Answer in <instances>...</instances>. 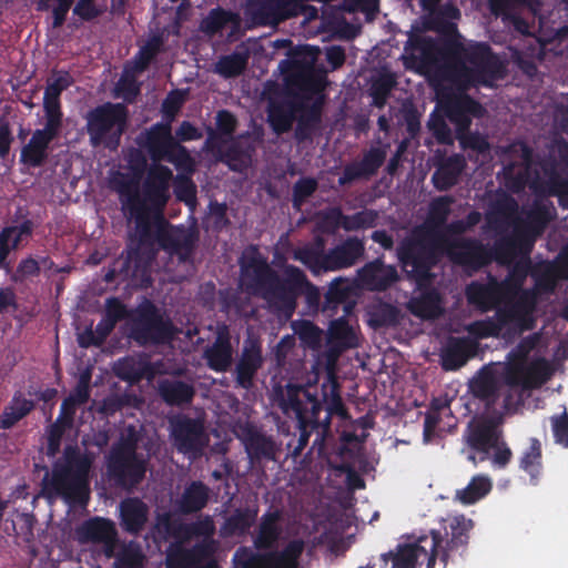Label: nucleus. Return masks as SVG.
Listing matches in <instances>:
<instances>
[{
  "instance_id": "obj_57",
  "label": "nucleus",
  "mask_w": 568,
  "mask_h": 568,
  "mask_svg": "<svg viewBox=\"0 0 568 568\" xmlns=\"http://www.w3.org/2000/svg\"><path fill=\"white\" fill-rule=\"evenodd\" d=\"M146 557L136 542L124 545L116 554L113 568H145Z\"/></svg>"
},
{
  "instance_id": "obj_19",
  "label": "nucleus",
  "mask_w": 568,
  "mask_h": 568,
  "mask_svg": "<svg viewBox=\"0 0 568 568\" xmlns=\"http://www.w3.org/2000/svg\"><path fill=\"white\" fill-rule=\"evenodd\" d=\"M234 434L243 444L252 464L275 459L277 447L273 437L266 435L254 423L250 420L236 423Z\"/></svg>"
},
{
  "instance_id": "obj_27",
  "label": "nucleus",
  "mask_w": 568,
  "mask_h": 568,
  "mask_svg": "<svg viewBox=\"0 0 568 568\" xmlns=\"http://www.w3.org/2000/svg\"><path fill=\"white\" fill-rule=\"evenodd\" d=\"M474 528V521L465 516L453 517L446 527L445 536L447 540L440 542L438 547V566L446 568L450 552L466 549L469 541V532Z\"/></svg>"
},
{
  "instance_id": "obj_6",
  "label": "nucleus",
  "mask_w": 568,
  "mask_h": 568,
  "mask_svg": "<svg viewBox=\"0 0 568 568\" xmlns=\"http://www.w3.org/2000/svg\"><path fill=\"white\" fill-rule=\"evenodd\" d=\"M396 257L408 278L428 282L443 257L442 237L437 240L426 227L416 226L398 243Z\"/></svg>"
},
{
  "instance_id": "obj_36",
  "label": "nucleus",
  "mask_w": 568,
  "mask_h": 568,
  "mask_svg": "<svg viewBox=\"0 0 568 568\" xmlns=\"http://www.w3.org/2000/svg\"><path fill=\"white\" fill-rule=\"evenodd\" d=\"M210 487L201 480H192L187 484L175 506L180 514L192 515L203 510L210 501Z\"/></svg>"
},
{
  "instance_id": "obj_60",
  "label": "nucleus",
  "mask_w": 568,
  "mask_h": 568,
  "mask_svg": "<svg viewBox=\"0 0 568 568\" xmlns=\"http://www.w3.org/2000/svg\"><path fill=\"white\" fill-rule=\"evenodd\" d=\"M454 203V197L452 195H442L435 197L429 203L427 224L434 227H442L446 225L448 216L452 212V204Z\"/></svg>"
},
{
  "instance_id": "obj_25",
  "label": "nucleus",
  "mask_w": 568,
  "mask_h": 568,
  "mask_svg": "<svg viewBox=\"0 0 568 568\" xmlns=\"http://www.w3.org/2000/svg\"><path fill=\"white\" fill-rule=\"evenodd\" d=\"M357 278L367 291L385 292L399 281V275L396 266L385 264L382 256L358 268Z\"/></svg>"
},
{
  "instance_id": "obj_20",
  "label": "nucleus",
  "mask_w": 568,
  "mask_h": 568,
  "mask_svg": "<svg viewBox=\"0 0 568 568\" xmlns=\"http://www.w3.org/2000/svg\"><path fill=\"white\" fill-rule=\"evenodd\" d=\"M62 126L44 120L43 128L34 130L28 143L22 146L20 163L33 169L44 165L49 158L50 144L60 135Z\"/></svg>"
},
{
  "instance_id": "obj_44",
  "label": "nucleus",
  "mask_w": 568,
  "mask_h": 568,
  "mask_svg": "<svg viewBox=\"0 0 568 568\" xmlns=\"http://www.w3.org/2000/svg\"><path fill=\"white\" fill-rule=\"evenodd\" d=\"M328 220L336 226L351 232L375 226L377 213L374 210H363L352 215H346L341 209L336 207L328 214Z\"/></svg>"
},
{
  "instance_id": "obj_31",
  "label": "nucleus",
  "mask_w": 568,
  "mask_h": 568,
  "mask_svg": "<svg viewBox=\"0 0 568 568\" xmlns=\"http://www.w3.org/2000/svg\"><path fill=\"white\" fill-rule=\"evenodd\" d=\"M478 343L469 337H449L440 352V365L446 372L457 371L475 356Z\"/></svg>"
},
{
  "instance_id": "obj_12",
  "label": "nucleus",
  "mask_w": 568,
  "mask_h": 568,
  "mask_svg": "<svg viewBox=\"0 0 568 568\" xmlns=\"http://www.w3.org/2000/svg\"><path fill=\"white\" fill-rule=\"evenodd\" d=\"M136 449L133 440L122 442L111 448L106 471L118 486L131 488L144 479L148 460Z\"/></svg>"
},
{
  "instance_id": "obj_2",
  "label": "nucleus",
  "mask_w": 568,
  "mask_h": 568,
  "mask_svg": "<svg viewBox=\"0 0 568 568\" xmlns=\"http://www.w3.org/2000/svg\"><path fill=\"white\" fill-rule=\"evenodd\" d=\"M278 407L286 416L294 415L300 436L293 449L300 456L307 446L310 437L315 433L312 449L318 446L322 450L325 437L331 432V419L334 415L345 418L347 409L341 396V386L333 375L317 387L288 383L276 393Z\"/></svg>"
},
{
  "instance_id": "obj_41",
  "label": "nucleus",
  "mask_w": 568,
  "mask_h": 568,
  "mask_svg": "<svg viewBox=\"0 0 568 568\" xmlns=\"http://www.w3.org/2000/svg\"><path fill=\"white\" fill-rule=\"evenodd\" d=\"M465 168V160L460 155H452L444 160L433 173L432 181L436 190L448 191L459 179Z\"/></svg>"
},
{
  "instance_id": "obj_64",
  "label": "nucleus",
  "mask_w": 568,
  "mask_h": 568,
  "mask_svg": "<svg viewBox=\"0 0 568 568\" xmlns=\"http://www.w3.org/2000/svg\"><path fill=\"white\" fill-rule=\"evenodd\" d=\"M41 273L40 263L32 256L22 258L16 270L11 273L10 280L16 284H23Z\"/></svg>"
},
{
  "instance_id": "obj_4",
  "label": "nucleus",
  "mask_w": 568,
  "mask_h": 568,
  "mask_svg": "<svg viewBox=\"0 0 568 568\" xmlns=\"http://www.w3.org/2000/svg\"><path fill=\"white\" fill-rule=\"evenodd\" d=\"M450 61L444 62L433 77V80L450 82L455 94H467L473 88H491L497 80L505 75V65L500 58L486 42L470 41L448 47Z\"/></svg>"
},
{
  "instance_id": "obj_10",
  "label": "nucleus",
  "mask_w": 568,
  "mask_h": 568,
  "mask_svg": "<svg viewBox=\"0 0 568 568\" xmlns=\"http://www.w3.org/2000/svg\"><path fill=\"white\" fill-rule=\"evenodd\" d=\"M85 119L90 144L116 150L126 129L129 110L123 103L105 102L91 109Z\"/></svg>"
},
{
  "instance_id": "obj_5",
  "label": "nucleus",
  "mask_w": 568,
  "mask_h": 568,
  "mask_svg": "<svg viewBox=\"0 0 568 568\" xmlns=\"http://www.w3.org/2000/svg\"><path fill=\"white\" fill-rule=\"evenodd\" d=\"M92 458L77 446H67L63 462L53 465L52 473L42 480L41 495L49 501L58 498L68 505H85L90 494V470Z\"/></svg>"
},
{
  "instance_id": "obj_24",
  "label": "nucleus",
  "mask_w": 568,
  "mask_h": 568,
  "mask_svg": "<svg viewBox=\"0 0 568 568\" xmlns=\"http://www.w3.org/2000/svg\"><path fill=\"white\" fill-rule=\"evenodd\" d=\"M465 295L468 304L483 313L495 310L508 300L499 285V281L493 275H488L486 283L470 282L466 286Z\"/></svg>"
},
{
  "instance_id": "obj_39",
  "label": "nucleus",
  "mask_w": 568,
  "mask_h": 568,
  "mask_svg": "<svg viewBox=\"0 0 568 568\" xmlns=\"http://www.w3.org/2000/svg\"><path fill=\"white\" fill-rule=\"evenodd\" d=\"M159 395L169 406H184L192 403L195 388L192 384L180 379H162L159 382Z\"/></svg>"
},
{
  "instance_id": "obj_45",
  "label": "nucleus",
  "mask_w": 568,
  "mask_h": 568,
  "mask_svg": "<svg viewBox=\"0 0 568 568\" xmlns=\"http://www.w3.org/2000/svg\"><path fill=\"white\" fill-rule=\"evenodd\" d=\"M250 50L243 43L225 55H221L215 63V72L225 79L242 74L247 68Z\"/></svg>"
},
{
  "instance_id": "obj_32",
  "label": "nucleus",
  "mask_w": 568,
  "mask_h": 568,
  "mask_svg": "<svg viewBox=\"0 0 568 568\" xmlns=\"http://www.w3.org/2000/svg\"><path fill=\"white\" fill-rule=\"evenodd\" d=\"M149 506L139 497L122 499L119 505L121 528L132 536H139L149 520Z\"/></svg>"
},
{
  "instance_id": "obj_9",
  "label": "nucleus",
  "mask_w": 568,
  "mask_h": 568,
  "mask_svg": "<svg viewBox=\"0 0 568 568\" xmlns=\"http://www.w3.org/2000/svg\"><path fill=\"white\" fill-rule=\"evenodd\" d=\"M195 537L203 540L195 542L192 547L185 548L180 544H172L168 548L166 568H219L214 557L215 542L212 536L215 532V524L211 516L206 515L191 521Z\"/></svg>"
},
{
  "instance_id": "obj_14",
  "label": "nucleus",
  "mask_w": 568,
  "mask_h": 568,
  "mask_svg": "<svg viewBox=\"0 0 568 568\" xmlns=\"http://www.w3.org/2000/svg\"><path fill=\"white\" fill-rule=\"evenodd\" d=\"M160 251H162V247L156 245L154 256L148 260L143 254L144 251L140 248L139 239L136 232H134L130 236L126 256H121L114 261L113 266L105 274V281L113 282L120 277L148 287L152 282L151 267Z\"/></svg>"
},
{
  "instance_id": "obj_53",
  "label": "nucleus",
  "mask_w": 568,
  "mask_h": 568,
  "mask_svg": "<svg viewBox=\"0 0 568 568\" xmlns=\"http://www.w3.org/2000/svg\"><path fill=\"white\" fill-rule=\"evenodd\" d=\"M529 447L523 453L519 467L530 477V483L537 485L542 470V452L539 439L530 438Z\"/></svg>"
},
{
  "instance_id": "obj_33",
  "label": "nucleus",
  "mask_w": 568,
  "mask_h": 568,
  "mask_svg": "<svg viewBox=\"0 0 568 568\" xmlns=\"http://www.w3.org/2000/svg\"><path fill=\"white\" fill-rule=\"evenodd\" d=\"M323 105L324 95L317 97L312 104L300 101L297 112L300 116L296 118L297 124L294 132L297 142L303 143L313 140L314 133L320 129L322 122Z\"/></svg>"
},
{
  "instance_id": "obj_54",
  "label": "nucleus",
  "mask_w": 568,
  "mask_h": 568,
  "mask_svg": "<svg viewBox=\"0 0 568 568\" xmlns=\"http://www.w3.org/2000/svg\"><path fill=\"white\" fill-rule=\"evenodd\" d=\"M296 83L303 93L321 97L326 88V75L312 65H306L297 73ZM304 98L308 99L307 95Z\"/></svg>"
},
{
  "instance_id": "obj_48",
  "label": "nucleus",
  "mask_w": 568,
  "mask_h": 568,
  "mask_svg": "<svg viewBox=\"0 0 568 568\" xmlns=\"http://www.w3.org/2000/svg\"><path fill=\"white\" fill-rule=\"evenodd\" d=\"M165 37L163 32L151 34L139 49L132 60V71L141 74L146 71L153 60L163 51Z\"/></svg>"
},
{
  "instance_id": "obj_1",
  "label": "nucleus",
  "mask_w": 568,
  "mask_h": 568,
  "mask_svg": "<svg viewBox=\"0 0 568 568\" xmlns=\"http://www.w3.org/2000/svg\"><path fill=\"white\" fill-rule=\"evenodd\" d=\"M173 180L172 170L163 164H153L142 184L126 180L118 186L122 211L126 217L134 221V232L139 239L140 248L148 260L155 254V246L169 255H176L181 262H186L194 253L199 241V232L184 225H173L164 216V210L170 201V184Z\"/></svg>"
},
{
  "instance_id": "obj_34",
  "label": "nucleus",
  "mask_w": 568,
  "mask_h": 568,
  "mask_svg": "<svg viewBox=\"0 0 568 568\" xmlns=\"http://www.w3.org/2000/svg\"><path fill=\"white\" fill-rule=\"evenodd\" d=\"M33 221L26 219L19 225L4 226L0 231V270L11 273L12 267L8 262L11 251L17 250L24 239L32 236Z\"/></svg>"
},
{
  "instance_id": "obj_46",
  "label": "nucleus",
  "mask_w": 568,
  "mask_h": 568,
  "mask_svg": "<svg viewBox=\"0 0 568 568\" xmlns=\"http://www.w3.org/2000/svg\"><path fill=\"white\" fill-rule=\"evenodd\" d=\"M34 408L36 403L32 399H28L17 392L0 414V429H11Z\"/></svg>"
},
{
  "instance_id": "obj_51",
  "label": "nucleus",
  "mask_w": 568,
  "mask_h": 568,
  "mask_svg": "<svg viewBox=\"0 0 568 568\" xmlns=\"http://www.w3.org/2000/svg\"><path fill=\"white\" fill-rule=\"evenodd\" d=\"M409 312L423 320H433L440 315V296L432 290L414 297L408 303Z\"/></svg>"
},
{
  "instance_id": "obj_43",
  "label": "nucleus",
  "mask_w": 568,
  "mask_h": 568,
  "mask_svg": "<svg viewBox=\"0 0 568 568\" xmlns=\"http://www.w3.org/2000/svg\"><path fill=\"white\" fill-rule=\"evenodd\" d=\"M530 276L535 281V291L537 293L552 294L556 291L558 281L562 274L558 265L551 261H541L531 264Z\"/></svg>"
},
{
  "instance_id": "obj_52",
  "label": "nucleus",
  "mask_w": 568,
  "mask_h": 568,
  "mask_svg": "<svg viewBox=\"0 0 568 568\" xmlns=\"http://www.w3.org/2000/svg\"><path fill=\"white\" fill-rule=\"evenodd\" d=\"M258 509L253 507L237 508L224 523L223 529L229 536H243L254 525Z\"/></svg>"
},
{
  "instance_id": "obj_23",
  "label": "nucleus",
  "mask_w": 568,
  "mask_h": 568,
  "mask_svg": "<svg viewBox=\"0 0 568 568\" xmlns=\"http://www.w3.org/2000/svg\"><path fill=\"white\" fill-rule=\"evenodd\" d=\"M538 236L523 225L515 227L513 234L503 236L495 242V261L499 264H508L518 254H524L528 257Z\"/></svg>"
},
{
  "instance_id": "obj_56",
  "label": "nucleus",
  "mask_w": 568,
  "mask_h": 568,
  "mask_svg": "<svg viewBox=\"0 0 568 568\" xmlns=\"http://www.w3.org/2000/svg\"><path fill=\"white\" fill-rule=\"evenodd\" d=\"M232 22H237V16L230 10L217 7L212 9L209 14L202 19L200 29L205 34L214 36Z\"/></svg>"
},
{
  "instance_id": "obj_35",
  "label": "nucleus",
  "mask_w": 568,
  "mask_h": 568,
  "mask_svg": "<svg viewBox=\"0 0 568 568\" xmlns=\"http://www.w3.org/2000/svg\"><path fill=\"white\" fill-rule=\"evenodd\" d=\"M305 549L302 539H293L281 551H270L253 556L261 568H298V560Z\"/></svg>"
},
{
  "instance_id": "obj_26",
  "label": "nucleus",
  "mask_w": 568,
  "mask_h": 568,
  "mask_svg": "<svg viewBox=\"0 0 568 568\" xmlns=\"http://www.w3.org/2000/svg\"><path fill=\"white\" fill-rule=\"evenodd\" d=\"M73 84V78L67 70L53 71L43 94L44 120L63 125L61 94Z\"/></svg>"
},
{
  "instance_id": "obj_62",
  "label": "nucleus",
  "mask_w": 568,
  "mask_h": 568,
  "mask_svg": "<svg viewBox=\"0 0 568 568\" xmlns=\"http://www.w3.org/2000/svg\"><path fill=\"white\" fill-rule=\"evenodd\" d=\"M349 287L342 278L334 280L324 295L323 311H335L349 296Z\"/></svg>"
},
{
  "instance_id": "obj_40",
  "label": "nucleus",
  "mask_w": 568,
  "mask_h": 568,
  "mask_svg": "<svg viewBox=\"0 0 568 568\" xmlns=\"http://www.w3.org/2000/svg\"><path fill=\"white\" fill-rule=\"evenodd\" d=\"M542 172L546 178L547 191L550 195L557 196L559 205L568 210V172H559V162L555 159L545 161Z\"/></svg>"
},
{
  "instance_id": "obj_55",
  "label": "nucleus",
  "mask_w": 568,
  "mask_h": 568,
  "mask_svg": "<svg viewBox=\"0 0 568 568\" xmlns=\"http://www.w3.org/2000/svg\"><path fill=\"white\" fill-rule=\"evenodd\" d=\"M530 268L531 261L529 257H526L513 266L505 280L499 281V285L507 298L515 296V294L524 290L523 286L527 276L530 275Z\"/></svg>"
},
{
  "instance_id": "obj_37",
  "label": "nucleus",
  "mask_w": 568,
  "mask_h": 568,
  "mask_svg": "<svg viewBox=\"0 0 568 568\" xmlns=\"http://www.w3.org/2000/svg\"><path fill=\"white\" fill-rule=\"evenodd\" d=\"M114 374L124 382L136 384L142 379L151 381L156 375L155 366L146 358L124 357L113 367Z\"/></svg>"
},
{
  "instance_id": "obj_11",
  "label": "nucleus",
  "mask_w": 568,
  "mask_h": 568,
  "mask_svg": "<svg viewBox=\"0 0 568 568\" xmlns=\"http://www.w3.org/2000/svg\"><path fill=\"white\" fill-rule=\"evenodd\" d=\"M176 334V328L169 317L160 312L154 303L145 300L138 305L132 316L130 337L140 346L164 345Z\"/></svg>"
},
{
  "instance_id": "obj_30",
  "label": "nucleus",
  "mask_w": 568,
  "mask_h": 568,
  "mask_svg": "<svg viewBox=\"0 0 568 568\" xmlns=\"http://www.w3.org/2000/svg\"><path fill=\"white\" fill-rule=\"evenodd\" d=\"M507 152L518 154L520 161H504L503 173L506 184L514 190H520L525 186L528 179V169L532 160V150L527 143L518 142L510 144Z\"/></svg>"
},
{
  "instance_id": "obj_29",
  "label": "nucleus",
  "mask_w": 568,
  "mask_h": 568,
  "mask_svg": "<svg viewBox=\"0 0 568 568\" xmlns=\"http://www.w3.org/2000/svg\"><path fill=\"white\" fill-rule=\"evenodd\" d=\"M548 365L545 361L536 362L529 366L521 364L507 367L504 382L509 387H520L524 390L539 387L547 381Z\"/></svg>"
},
{
  "instance_id": "obj_42",
  "label": "nucleus",
  "mask_w": 568,
  "mask_h": 568,
  "mask_svg": "<svg viewBox=\"0 0 568 568\" xmlns=\"http://www.w3.org/2000/svg\"><path fill=\"white\" fill-rule=\"evenodd\" d=\"M280 519L278 510L267 511L261 517L258 531L253 540L257 550H268L275 546L282 534Z\"/></svg>"
},
{
  "instance_id": "obj_3",
  "label": "nucleus",
  "mask_w": 568,
  "mask_h": 568,
  "mask_svg": "<svg viewBox=\"0 0 568 568\" xmlns=\"http://www.w3.org/2000/svg\"><path fill=\"white\" fill-rule=\"evenodd\" d=\"M246 288L262 297L271 308L290 317L297 307V300L305 294L311 306H318L321 294L306 274L295 265H286L283 275L262 257H252L242 266Z\"/></svg>"
},
{
  "instance_id": "obj_59",
  "label": "nucleus",
  "mask_w": 568,
  "mask_h": 568,
  "mask_svg": "<svg viewBox=\"0 0 568 568\" xmlns=\"http://www.w3.org/2000/svg\"><path fill=\"white\" fill-rule=\"evenodd\" d=\"M490 489L489 478L475 476L464 489L457 491V498L464 505H471L485 497Z\"/></svg>"
},
{
  "instance_id": "obj_16",
  "label": "nucleus",
  "mask_w": 568,
  "mask_h": 568,
  "mask_svg": "<svg viewBox=\"0 0 568 568\" xmlns=\"http://www.w3.org/2000/svg\"><path fill=\"white\" fill-rule=\"evenodd\" d=\"M141 145L153 161L165 160L176 168H184L192 162L187 149L173 136L172 126L169 123L158 122L149 128Z\"/></svg>"
},
{
  "instance_id": "obj_38",
  "label": "nucleus",
  "mask_w": 568,
  "mask_h": 568,
  "mask_svg": "<svg viewBox=\"0 0 568 568\" xmlns=\"http://www.w3.org/2000/svg\"><path fill=\"white\" fill-rule=\"evenodd\" d=\"M300 101L280 100L270 101L267 106V121L272 130L281 135L288 132L296 120Z\"/></svg>"
},
{
  "instance_id": "obj_7",
  "label": "nucleus",
  "mask_w": 568,
  "mask_h": 568,
  "mask_svg": "<svg viewBox=\"0 0 568 568\" xmlns=\"http://www.w3.org/2000/svg\"><path fill=\"white\" fill-rule=\"evenodd\" d=\"M326 241L316 235L311 243L297 247L293 258L305 265L313 274L338 271L353 266L365 253L364 242L349 236L341 244L325 251Z\"/></svg>"
},
{
  "instance_id": "obj_13",
  "label": "nucleus",
  "mask_w": 568,
  "mask_h": 568,
  "mask_svg": "<svg viewBox=\"0 0 568 568\" xmlns=\"http://www.w3.org/2000/svg\"><path fill=\"white\" fill-rule=\"evenodd\" d=\"M501 417H474L464 432L467 459L475 466L490 459L494 447L503 439Z\"/></svg>"
},
{
  "instance_id": "obj_22",
  "label": "nucleus",
  "mask_w": 568,
  "mask_h": 568,
  "mask_svg": "<svg viewBox=\"0 0 568 568\" xmlns=\"http://www.w3.org/2000/svg\"><path fill=\"white\" fill-rule=\"evenodd\" d=\"M264 363L262 344L257 338L248 336L244 343L240 358L235 365L234 376L237 387L251 389L254 378Z\"/></svg>"
},
{
  "instance_id": "obj_15",
  "label": "nucleus",
  "mask_w": 568,
  "mask_h": 568,
  "mask_svg": "<svg viewBox=\"0 0 568 568\" xmlns=\"http://www.w3.org/2000/svg\"><path fill=\"white\" fill-rule=\"evenodd\" d=\"M308 11L316 13L306 0H250L246 6V16L261 27H275Z\"/></svg>"
},
{
  "instance_id": "obj_50",
  "label": "nucleus",
  "mask_w": 568,
  "mask_h": 568,
  "mask_svg": "<svg viewBox=\"0 0 568 568\" xmlns=\"http://www.w3.org/2000/svg\"><path fill=\"white\" fill-rule=\"evenodd\" d=\"M473 395L485 402L487 407L496 404L499 397V382L489 369H483L478 377L470 383Z\"/></svg>"
},
{
  "instance_id": "obj_17",
  "label": "nucleus",
  "mask_w": 568,
  "mask_h": 568,
  "mask_svg": "<svg viewBox=\"0 0 568 568\" xmlns=\"http://www.w3.org/2000/svg\"><path fill=\"white\" fill-rule=\"evenodd\" d=\"M454 43L456 40H447L439 44L432 37L410 34L405 47V51H412L410 58L418 63L419 71L428 75L439 100L445 88L439 89L438 87L444 80H433V77L436 70L443 65L438 64L439 59H444L445 62L450 61L448 47Z\"/></svg>"
},
{
  "instance_id": "obj_49",
  "label": "nucleus",
  "mask_w": 568,
  "mask_h": 568,
  "mask_svg": "<svg viewBox=\"0 0 568 568\" xmlns=\"http://www.w3.org/2000/svg\"><path fill=\"white\" fill-rule=\"evenodd\" d=\"M554 216L555 207L551 202L535 200L525 214L523 226L532 231L535 235H541Z\"/></svg>"
},
{
  "instance_id": "obj_47",
  "label": "nucleus",
  "mask_w": 568,
  "mask_h": 568,
  "mask_svg": "<svg viewBox=\"0 0 568 568\" xmlns=\"http://www.w3.org/2000/svg\"><path fill=\"white\" fill-rule=\"evenodd\" d=\"M79 534L83 540L108 544L114 540L116 530L112 520L93 517L82 524Z\"/></svg>"
},
{
  "instance_id": "obj_21",
  "label": "nucleus",
  "mask_w": 568,
  "mask_h": 568,
  "mask_svg": "<svg viewBox=\"0 0 568 568\" xmlns=\"http://www.w3.org/2000/svg\"><path fill=\"white\" fill-rule=\"evenodd\" d=\"M171 436L181 453H197L206 445L204 425L200 419L187 415H176L170 419Z\"/></svg>"
},
{
  "instance_id": "obj_61",
  "label": "nucleus",
  "mask_w": 568,
  "mask_h": 568,
  "mask_svg": "<svg viewBox=\"0 0 568 568\" xmlns=\"http://www.w3.org/2000/svg\"><path fill=\"white\" fill-rule=\"evenodd\" d=\"M50 2H55V6L52 8V27L54 29L61 28L74 0H36L37 11H48L51 8Z\"/></svg>"
},
{
  "instance_id": "obj_63",
  "label": "nucleus",
  "mask_w": 568,
  "mask_h": 568,
  "mask_svg": "<svg viewBox=\"0 0 568 568\" xmlns=\"http://www.w3.org/2000/svg\"><path fill=\"white\" fill-rule=\"evenodd\" d=\"M174 179V195L178 201L186 205H194L196 202V185L189 175L178 174Z\"/></svg>"
},
{
  "instance_id": "obj_8",
  "label": "nucleus",
  "mask_w": 568,
  "mask_h": 568,
  "mask_svg": "<svg viewBox=\"0 0 568 568\" xmlns=\"http://www.w3.org/2000/svg\"><path fill=\"white\" fill-rule=\"evenodd\" d=\"M440 104L448 120L455 125L456 139L463 150H471L477 154L490 151L486 135L471 131V118L480 119L486 114L483 104L469 94H455L452 89L440 93Z\"/></svg>"
},
{
  "instance_id": "obj_58",
  "label": "nucleus",
  "mask_w": 568,
  "mask_h": 568,
  "mask_svg": "<svg viewBox=\"0 0 568 568\" xmlns=\"http://www.w3.org/2000/svg\"><path fill=\"white\" fill-rule=\"evenodd\" d=\"M329 342L341 349L356 346V336L345 318L332 321L328 328Z\"/></svg>"
},
{
  "instance_id": "obj_18",
  "label": "nucleus",
  "mask_w": 568,
  "mask_h": 568,
  "mask_svg": "<svg viewBox=\"0 0 568 568\" xmlns=\"http://www.w3.org/2000/svg\"><path fill=\"white\" fill-rule=\"evenodd\" d=\"M443 255L455 265L478 271L487 266L494 257V247L487 248L481 241L475 237H442Z\"/></svg>"
},
{
  "instance_id": "obj_28",
  "label": "nucleus",
  "mask_w": 568,
  "mask_h": 568,
  "mask_svg": "<svg viewBox=\"0 0 568 568\" xmlns=\"http://www.w3.org/2000/svg\"><path fill=\"white\" fill-rule=\"evenodd\" d=\"M233 353L229 327L222 325L217 328L214 342L204 349L203 357L210 369L225 373L233 363Z\"/></svg>"
}]
</instances>
